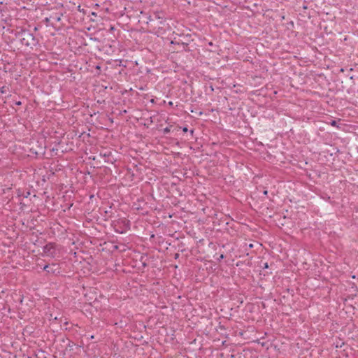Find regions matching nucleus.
Instances as JSON below:
<instances>
[{"instance_id":"nucleus-6","label":"nucleus","mask_w":358,"mask_h":358,"mask_svg":"<svg viewBox=\"0 0 358 358\" xmlns=\"http://www.w3.org/2000/svg\"><path fill=\"white\" fill-rule=\"evenodd\" d=\"M7 87L6 86H3L0 88V92L1 94H5L6 92Z\"/></svg>"},{"instance_id":"nucleus-10","label":"nucleus","mask_w":358,"mask_h":358,"mask_svg":"<svg viewBox=\"0 0 358 358\" xmlns=\"http://www.w3.org/2000/svg\"><path fill=\"white\" fill-rule=\"evenodd\" d=\"M15 103L17 106H21L22 105V102L20 101H16Z\"/></svg>"},{"instance_id":"nucleus-9","label":"nucleus","mask_w":358,"mask_h":358,"mask_svg":"<svg viewBox=\"0 0 358 358\" xmlns=\"http://www.w3.org/2000/svg\"><path fill=\"white\" fill-rule=\"evenodd\" d=\"M169 131H170L169 128L166 127V128H164V133L167 134V133H169Z\"/></svg>"},{"instance_id":"nucleus-12","label":"nucleus","mask_w":358,"mask_h":358,"mask_svg":"<svg viewBox=\"0 0 358 358\" xmlns=\"http://www.w3.org/2000/svg\"><path fill=\"white\" fill-rule=\"evenodd\" d=\"M44 21L46 22V23H48L50 22V18L48 17H45Z\"/></svg>"},{"instance_id":"nucleus-13","label":"nucleus","mask_w":358,"mask_h":358,"mask_svg":"<svg viewBox=\"0 0 358 358\" xmlns=\"http://www.w3.org/2000/svg\"><path fill=\"white\" fill-rule=\"evenodd\" d=\"M187 130H188V129H187V128L186 127H183V129H182V131H183L184 132H187Z\"/></svg>"},{"instance_id":"nucleus-5","label":"nucleus","mask_w":358,"mask_h":358,"mask_svg":"<svg viewBox=\"0 0 358 358\" xmlns=\"http://www.w3.org/2000/svg\"><path fill=\"white\" fill-rule=\"evenodd\" d=\"M330 124L333 127H336L337 128H340L339 125L337 123V121L336 120H331L330 122Z\"/></svg>"},{"instance_id":"nucleus-15","label":"nucleus","mask_w":358,"mask_h":358,"mask_svg":"<svg viewBox=\"0 0 358 358\" xmlns=\"http://www.w3.org/2000/svg\"><path fill=\"white\" fill-rule=\"evenodd\" d=\"M263 193H264V195H266L268 194V191L267 190H264Z\"/></svg>"},{"instance_id":"nucleus-16","label":"nucleus","mask_w":358,"mask_h":358,"mask_svg":"<svg viewBox=\"0 0 358 358\" xmlns=\"http://www.w3.org/2000/svg\"><path fill=\"white\" fill-rule=\"evenodd\" d=\"M224 258V255H220V259H223Z\"/></svg>"},{"instance_id":"nucleus-8","label":"nucleus","mask_w":358,"mask_h":358,"mask_svg":"<svg viewBox=\"0 0 358 358\" xmlns=\"http://www.w3.org/2000/svg\"><path fill=\"white\" fill-rule=\"evenodd\" d=\"M143 256L141 257V264H142V266L144 267L146 266V263L145 262L143 261Z\"/></svg>"},{"instance_id":"nucleus-7","label":"nucleus","mask_w":358,"mask_h":358,"mask_svg":"<svg viewBox=\"0 0 358 358\" xmlns=\"http://www.w3.org/2000/svg\"><path fill=\"white\" fill-rule=\"evenodd\" d=\"M51 18H53L54 20H55V21L57 22H59L61 20V17L60 16H52Z\"/></svg>"},{"instance_id":"nucleus-4","label":"nucleus","mask_w":358,"mask_h":358,"mask_svg":"<svg viewBox=\"0 0 358 358\" xmlns=\"http://www.w3.org/2000/svg\"><path fill=\"white\" fill-rule=\"evenodd\" d=\"M138 22L139 24H148V22L150 21V15L143 11L140 12V15H138Z\"/></svg>"},{"instance_id":"nucleus-17","label":"nucleus","mask_w":358,"mask_h":358,"mask_svg":"<svg viewBox=\"0 0 358 358\" xmlns=\"http://www.w3.org/2000/svg\"><path fill=\"white\" fill-rule=\"evenodd\" d=\"M64 324H65L66 326H68L69 323H68L67 322H66L64 323Z\"/></svg>"},{"instance_id":"nucleus-2","label":"nucleus","mask_w":358,"mask_h":358,"mask_svg":"<svg viewBox=\"0 0 358 358\" xmlns=\"http://www.w3.org/2000/svg\"><path fill=\"white\" fill-rule=\"evenodd\" d=\"M61 246L55 243H48L43 248V253L51 258L57 256V252L60 250Z\"/></svg>"},{"instance_id":"nucleus-14","label":"nucleus","mask_w":358,"mask_h":358,"mask_svg":"<svg viewBox=\"0 0 358 358\" xmlns=\"http://www.w3.org/2000/svg\"><path fill=\"white\" fill-rule=\"evenodd\" d=\"M268 264H267V263H265V264H264V268H268Z\"/></svg>"},{"instance_id":"nucleus-18","label":"nucleus","mask_w":358,"mask_h":358,"mask_svg":"<svg viewBox=\"0 0 358 358\" xmlns=\"http://www.w3.org/2000/svg\"><path fill=\"white\" fill-rule=\"evenodd\" d=\"M252 246H253L252 244H250V245H249L250 248H252Z\"/></svg>"},{"instance_id":"nucleus-11","label":"nucleus","mask_w":358,"mask_h":358,"mask_svg":"<svg viewBox=\"0 0 358 358\" xmlns=\"http://www.w3.org/2000/svg\"><path fill=\"white\" fill-rule=\"evenodd\" d=\"M140 94H136V101L140 99Z\"/></svg>"},{"instance_id":"nucleus-3","label":"nucleus","mask_w":358,"mask_h":358,"mask_svg":"<svg viewBox=\"0 0 358 358\" xmlns=\"http://www.w3.org/2000/svg\"><path fill=\"white\" fill-rule=\"evenodd\" d=\"M43 270L46 271L49 273H52L54 275H58L60 273V268L59 265L56 263L45 265L43 267Z\"/></svg>"},{"instance_id":"nucleus-1","label":"nucleus","mask_w":358,"mask_h":358,"mask_svg":"<svg viewBox=\"0 0 358 358\" xmlns=\"http://www.w3.org/2000/svg\"><path fill=\"white\" fill-rule=\"evenodd\" d=\"M15 36L18 38L22 45L33 49L39 44V41L31 31L26 29H22L15 32Z\"/></svg>"}]
</instances>
